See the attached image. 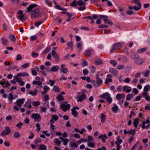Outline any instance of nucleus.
Wrapping results in <instances>:
<instances>
[{
  "mask_svg": "<svg viewBox=\"0 0 150 150\" xmlns=\"http://www.w3.org/2000/svg\"><path fill=\"white\" fill-rule=\"evenodd\" d=\"M122 46L121 42H118L114 43L112 45V48L110 52L113 53L116 50L120 48Z\"/></svg>",
  "mask_w": 150,
  "mask_h": 150,
  "instance_id": "nucleus-1",
  "label": "nucleus"
},
{
  "mask_svg": "<svg viewBox=\"0 0 150 150\" xmlns=\"http://www.w3.org/2000/svg\"><path fill=\"white\" fill-rule=\"evenodd\" d=\"M40 16V14L39 13V9L36 8L33 10L31 13V16L32 18H35L37 16Z\"/></svg>",
  "mask_w": 150,
  "mask_h": 150,
  "instance_id": "nucleus-2",
  "label": "nucleus"
},
{
  "mask_svg": "<svg viewBox=\"0 0 150 150\" xmlns=\"http://www.w3.org/2000/svg\"><path fill=\"white\" fill-rule=\"evenodd\" d=\"M31 117L34 119L35 121L40 122L41 119L40 115L38 113H33L31 115Z\"/></svg>",
  "mask_w": 150,
  "mask_h": 150,
  "instance_id": "nucleus-3",
  "label": "nucleus"
},
{
  "mask_svg": "<svg viewBox=\"0 0 150 150\" xmlns=\"http://www.w3.org/2000/svg\"><path fill=\"white\" fill-rule=\"evenodd\" d=\"M5 130L3 131L1 133V136H5L11 133V130L9 127L8 126L5 127Z\"/></svg>",
  "mask_w": 150,
  "mask_h": 150,
  "instance_id": "nucleus-4",
  "label": "nucleus"
},
{
  "mask_svg": "<svg viewBox=\"0 0 150 150\" xmlns=\"http://www.w3.org/2000/svg\"><path fill=\"white\" fill-rule=\"evenodd\" d=\"M25 101V99L23 98L22 99H17L16 103L17 106L19 108H21L22 107V104Z\"/></svg>",
  "mask_w": 150,
  "mask_h": 150,
  "instance_id": "nucleus-5",
  "label": "nucleus"
},
{
  "mask_svg": "<svg viewBox=\"0 0 150 150\" xmlns=\"http://www.w3.org/2000/svg\"><path fill=\"white\" fill-rule=\"evenodd\" d=\"M60 107L64 111L66 112L67 110L70 109V105L69 104L65 105V104H62L61 105Z\"/></svg>",
  "mask_w": 150,
  "mask_h": 150,
  "instance_id": "nucleus-6",
  "label": "nucleus"
},
{
  "mask_svg": "<svg viewBox=\"0 0 150 150\" xmlns=\"http://www.w3.org/2000/svg\"><path fill=\"white\" fill-rule=\"evenodd\" d=\"M109 72L111 73L115 77H117L118 76L117 71L115 69L110 68L109 69Z\"/></svg>",
  "mask_w": 150,
  "mask_h": 150,
  "instance_id": "nucleus-7",
  "label": "nucleus"
},
{
  "mask_svg": "<svg viewBox=\"0 0 150 150\" xmlns=\"http://www.w3.org/2000/svg\"><path fill=\"white\" fill-rule=\"evenodd\" d=\"M86 97V95L85 94H83L81 95L80 97L77 96L75 97V98L77 99V98H78L77 100V101L78 102H81L85 99Z\"/></svg>",
  "mask_w": 150,
  "mask_h": 150,
  "instance_id": "nucleus-8",
  "label": "nucleus"
},
{
  "mask_svg": "<svg viewBox=\"0 0 150 150\" xmlns=\"http://www.w3.org/2000/svg\"><path fill=\"white\" fill-rule=\"evenodd\" d=\"M38 6V5L37 4H34L29 5L27 8V11L30 13L33 9L35 7H37Z\"/></svg>",
  "mask_w": 150,
  "mask_h": 150,
  "instance_id": "nucleus-9",
  "label": "nucleus"
},
{
  "mask_svg": "<svg viewBox=\"0 0 150 150\" xmlns=\"http://www.w3.org/2000/svg\"><path fill=\"white\" fill-rule=\"evenodd\" d=\"M98 17L100 18H103L104 23H107V22L109 20L108 19V16H104L103 15H99Z\"/></svg>",
  "mask_w": 150,
  "mask_h": 150,
  "instance_id": "nucleus-10",
  "label": "nucleus"
},
{
  "mask_svg": "<svg viewBox=\"0 0 150 150\" xmlns=\"http://www.w3.org/2000/svg\"><path fill=\"white\" fill-rule=\"evenodd\" d=\"M118 60L119 61H122L123 62H126L128 60V59L126 56H122L118 58Z\"/></svg>",
  "mask_w": 150,
  "mask_h": 150,
  "instance_id": "nucleus-11",
  "label": "nucleus"
},
{
  "mask_svg": "<svg viewBox=\"0 0 150 150\" xmlns=\"http://www.w3.org/2000/svg\"><path fill=\"white\" fill-rule=\"evenodd\" d=\"M1 41L2 44L4 45H7L9 42L8 40L4 37L2 38L1 39Z\"/></svg>",
  "mask_w": 150,
  "mask_h": 150,
  "instance_id": "nucleus-12",
  "label": "nucleus"
},
{
  "mask_svg": "<svg viewBox=\"0 0 150 150\" xmlns=\"http://www.w3.org/2000/svg\"><path fill=\"white\" fill-rule=\"evenodd\" d=\"M125 96V94L123 93H118L117 94L116 96V98L118 100L119 102H120V98H124Z\"/></svg>",
  "mask_w": 150,
  "mask_h": 150,
  "instance_id": "nucleus-13",
  "label": "nucleus"
},
{
  "mask_svg": "<svg viewBox=\"0 0 150 150\" xmlns=\"http://www.w3.org/2000/svg\"><path fill=\"white\" fill-rule=\"evenodd\" d=\"M70 146V149L71 150L74 149L76 148L78 146L77 145L75 142H71L69 144Z\"/></svg>",
  "mask_w": 150,
  "mask_h": 150,
  "instance_id": "nucleus-14",
  "label": "nucleus"
},
{
  "mask_svg": "<svg viewBox=\"0 0 150 150\" xmlns=\"http://www.w3.org/2000/svg\"><path fill=\"white\" fill-rule=\"evenodd\" d=\"M98 139H101L102 140L103 142H105V139H107L108 137L105 134L103 135L100 134V135L98 137Z\"/></svg>",
  "mask_w": 150,
  "mask_h": 150,
  "instance_id": "nucleus-15",
  "label": "nucleus"
},
{
  "mask_svg": "<svg viewBox=\"0 0 150 150\" xmlns=\"http://www.w3.org/2000/svg\"><path fill=\"white\" fill-rule=\"evenodd\" d=\"M71 113L74 117H76L79 115V113L74 109H71Z\"/></svg>",
  "mask_w": 150,
  "mask_h": 150,
  "instance_id": "nucleus-16",
  "label": "nucleus"
},
{
  "mask_svg": "<svg viewBox=\"0 0 150 150\" xmlns=\"http://www.w3.org/2000/svg\"><path fill=\"white\" fill-rule=\"evenodd\" d=\"M120 136H118L117 138L116 139L117 141L115 142V143L116 144L117 146L120 145V144L122 142V139H119Z\"/></svg>",
  "mask_w": 150,
  "mask_h": 150,
  "instance_id": "nucleus-17",
  "label": "nucleus"
},
{
  "mask_svg": "<svg viewBox=\"0 0 150 150\" xmlns=\"http://www.w3.org/2000/svg\"><path fill=\"white\" fill-rule=\"evenodd\" d=\"M130 88V87L129 86H125L123 87V91L124 92L125 91H126V93H129L132 90L131 89H128Z\"/></svg>",
  "mask_w": 150,
  "mask_h": 150,
  "instance_id": "nucleus-18",
  "label": "nucleus"
},
{
  "mask_svg": "<svg viewBox=\"0 0 150 150\" xmlns=\"http://www.w3.org/2000/svg\"><path fill=\"white\" fill-rule=\"evenodd\" d=\"M52 54L53 57L54 58H59V56L54 50H52Z\"/></svg>",
  "mask_w": 150,
  "mask_h": 150,
  "instance_id": "nucleus-19",
  "label": "nucleus"
},
{
  "mask_svg": "<svg viewBox=\"0 0 150 150\" xmlns=\"http://www.w3.org/2000/svg\"><path fill=\"white\" fill-rule=\"evenodd\" d=\"M93 52V49H88L86 50L85 52V54L86 56L88 57H90L91 54V53Z\"/></svg>",
  "mask_w": 150,
  "mask_h": 150,
  "instance_id": "nucleus-20",
  "label": "nucleus"
},
{
  "mask_svg": "<svg viewBox=\"0 0 150 150\" xmlns=\"http://www.w3.org/2000/svg\"><path fill=\"white\" fill-rule=\"evenodd\" d=\"M131 57L133 59H137L139 58V56L136 53H133L131 54Z\"/></svg>",
  "mask_w": 150,
  "mask_h": 150,
  "instance_id": "nucleus-21",
  "label": "nucleus"
},
{
  "mask_svg": "<svg viewBox=\"0 0 150 150\" xmlns=\"http://www.w3.org/2000/svg\"><path fill=\"white\" fill-rule=\"evenodd\" d=\"M101 60L99 58L96 57L95 58V63L96 65H98L102 63Z\"/></svg>",
  "mask_w": 150,
  "mask_h": 150,
  "instance_id": "nucleus-22",
  "label": "nucleus"
},
{
  "mask_svg": "<svg viewBox=\"0 0 150 150\" xmlns=\"http://www.w3.org/2000/svg\"><path fill=\"white\" fill-rule=\"evenodd\" d=\"M59 66L58 65L53 66L51 69L50 71L55 72L58 71L59 69Z\"/></svg>",
  "mask_w": 150,
  "mask_h": 150,
  "instance_id": "nucleus-23",
  "label": "nucleus"
},
{
  "mask_svg": "<svg viewBox=\"0 0 150 150\" xmlns=\"http://www.w3.org/2000/svg\"><path fill=\"white\" fill-rule=\"evenodd\" d=\"M100 121L102 123H103L106 120V116L103 113H102L100 115Z\"/></svg>",
  "mask_w": 150,
  "mask_h": 150,
  "instance_id": "nucleus-24",
  "label": "nucleus"
},
{
  "mask_svg": "<svg viewBox=\"0 0 150 150\" xmlns=\"http://www.w3.org/2000/svg\"><path fill=\"white\" fill-rule=\"evenodd\" d=\"M67 45L69 48L72 49L73 47V42L72 41H70L67 42Z\"/></svg>",
  "mask_w": 150,
  "mask_h": 150,
  "instance_id": "nucleus-25",
  "label": "nucleus"
},
{
  "mask_svg": "<svg viewBox=\"0 0 150 150\" xmlns=\"http://www.w3.org/2000/svg\"><path fill=\"white\" fill-rule=\"evenodd\" d=\"M86 4V3L82 0H79L77 2V5L80 6H83Z\"/></svg>",
  "mask_w": 150,
  "mask_h": 150,
  "instance_id": "nucleus-26",
  "label": "nucleus"
},
{
  "mask_svg": "<svg viewBox=\"0 0 150 150\" xmlns=\"http://www.w3.org/2000/svg\"><path fill=\"white\" fill-rule=\"evenodd\" d=\"M96 81H94L92 83H93V82H96L98 84L100 85L101 84L102 82L103 81L99 77H98L96 79Z\"/></svg>",
  "mask_w": 150,
  "mask_h": 150,
  "instance_id": "nucleus-27",
  "label": "nucleus"
},
{
  "mask_svg": "<svg viewBox=\"0 0 150 150\" xmlns=\"http://www.w3.org/2000/svg\"><path fill=\"white\" fill-rule=\"evenodd\" d=\"M147 49L148 48L147 47H145L138 50L137 52L139 53H142L146 51Z\"/></svg>",
  "mask_w": 150,
  "mask_h": 150,
  "instance_id": "nucleus-28",
  "label": "nucleus"
},
{
  "mask_svg": "<svg viewBox=\"0 0 150 150\" xmlns=\"http://www.w3.org/2000/svg\"><path fill=\"white\" fill-rule=\"evenodd\" d=\"M19 76L18 74L17 75H15L14 76L13 78L18 83H20L21 81H22L21 79H20L19 77H18Z\"/></svg>",
  "mask_w": 150,
  "mask_h": 150,
  "instance_id": "nucleus-29",
  "label": "nucleus"
},
{
  "mask_svg": "<svg viewBox=\"0 0 150 150\" xmlns=\"http://www.w3.org/2000/svg\"><path fill=\"white\" fill-rule=\"evenodd\" d=\"M53 142L58 146H59L61 143V141H60L57 138H54L53 139Z\"/></svg>",
  "mask_w": 150,
  "mask_h": 150,
  "instance_id": "nucleus-30",
  "label": "nucleus"
},
{
  "mask_svg": "<svg viewBox=\"0 0 150 150\" xmlns=\"http://www.w3.org/2000/svg\"><path fill=\"white\" fill-rule=\"evenodd\" d=\"M38 92V91L37 90V89H35V92L31 91L29 93L33 96H35L37 95Z\"/></svg>",
  "mask_w": 150,
  "mask_h": 150,
  "instance_id": "nucleus-31",
  "label": "nucleus"
},
{
  "mask_svg": "<svg viewBox=\"0 0 150 150\" xmlns=\"http://www.w3.org/2000/svg\"><path fill=\"white\" fill-rule=\"evenodd\" d=\"M14 98L13 97V94L10 93L8 94V99L10 101H12L14 99Z\"/></svg>",
  "mask_w": 150,
  "mask_h": 150,
  "instance_id": "nucleus-32",
  "label": "nucleus"
},
{
  "mask_svg": "<svg viewBox=\"0 0 150 150\" xmlns=\"http://www.w3.org/2000/svg\"><path fill=\"white\" fill-rule=\"evenodd\" d=\"M9 37L12 41H13L14 42H16V38L15 36L14 35H10L9 36Z\"/></svg>",
  "mask_w": 150,
  "mask_h": 150,
  "instance_id": "nucleus-33",
  "label": "nucleus"
},
{
  "mask_svg": "<svg viewBox=\"0 0 150 150\" xmlns=\"http://www.w3.org/2000/svg\"><path fill=\"white\" fill-rule=\"evenodd\" d=\"M18 75L19 76H28V74L26 72H22L18 74Z\"/></svg>",
  "mask_w": 150,
  "mask_h": 150,
  "instance_id": "nucleus-34",
  "label": "nucleus"
},
{
  "mask_svg": "<svg viewBox=\"0 0 150 150\" xmlns=\"http://www.w3.org/2000/svg\"><path fill=\"white\" fill-rule=\"evenodd\" d=\"M118 106L116 105H115L112 108V110L114 113H117L118 111Z\"/></svg>",
  "mask_w": 150,
  "mask_h": 150,
  "instance_id": "nucleus-35",
  "label": "nucleus"
},
{
  "mask_svg": "<svg viewBox=\"0 0 150 150\" xmlns=\"http://www.w3.org/2000/svg\"><path fill=\"white\" fill-rule=\"evenodd\" d=\"M143 60L141 59H139L135 61V63L137 65H141L142 64Z\"/></svg>",
  "mask_w": 150,
  "mask_h": 150,
  "instance_id": "nucleus-36",
  "label": "nucleus"
},
{
  "mask_svg": "<svg viewBox=\"0 0 150 150\" xmlns=\"http://www.w3.org/2000/svg\"><path fill=\"white\" fill-rule=\"evenodd\" d=\"M136 130L135 129H131L129 131H128V134H132V136H133L134 135Z\"/></svg>",
  "mask_w": 150,
  "mask_h": 150,
  "instance_id": "nucleus-37",
  "label": "nucleus"
},
{
  "mask_svg": "<svg viewBox=\"0 0 150 150\" xmlns=\"http://www.w3.org/2000/svg\"><path fill=\"white\" fill-rule=\"evenodd\" d=\"M57 99L59 101L64 100L63 96L61 94H59L58 96L57 97Z\"/></svg>",
  "mask_w": 150,
  "mask_h": 150,
  "instance_id": "nucleus-38",
  "label": "nucleus"
},
{
  "mask_svg": "<svg viewBox=\"0 0 150 150\" xmlns=\"http://www.w3.org/2000/svg\"><path fill=\"white\" fill-rule=\"evenodd\" d=\"M77 1L76 0H74L70 4V5L72 7H75L77 5Z\"/></svg>",
  "mask_w": 150,
  "mask_h": 150,
  "instance_id": "nucleus-39",
  "label": "nucleus"
},
{
  "mask_svg": "<svg viewBox=\"0 0 150 150\" xmlns=\"http://www.w3.org/2000/svg\"><path fill=\"white\" fill-rule=\"evenodd\" d=\"M13 136L15 138H18L20 137V134L18 132L16 131L14 133Z\"/></svg>",
  "mask_w": 150,
  "mask_h": 150,
  "instance_id": "nucleus-40",
  "label": "nucleus"
},
{
  "mask_svg": "<svg viewBox=\"0 0 150 150\" xmlns=\"http://www.w3.org/2000/svg\"><path fill=\"white\" fill-rule=\"evenodd\" d=\"M132 3H134L135 4L139 6H141V4L138 1V0H133L132 2Z\"/></svg>",
  "mask_w": 150,
  "mask_h": 150,
  "instance_id": "nucleus-41",
  "label": "nucleus"
},
{
  "mask_svg": "<svg viewBox=\"0 0 150 150\" xmlns=\"http://www.w3.org/2000/svg\"><path fill=\"white\" fill-rule=\"evenodd\" d=\"M39 150H47L45 145L42 144L40 146Z\"/></svg>",
  "mask_w": 150,
  "mask_h": 150,
  "instance_id": "nucleus-42",
  "label": "nucleus"
},
{
  "mask_svg": "<svg viewBox=\"0 0 150 150\" xmlns=\"http://www.w3.org/2000/svg\"><path fill=\"white\" fill-rule=\"evenodd\" d=\"M33 84L34 85L37 84L38 86H40L42 84V83L39 81H34L33 82Z\"/></svg>",
  "mask_w": 150,
  "mask_h": 150,
  "instance_id": "nucleus-43",
  "label": "nucleus"
},
{
  "mask_svg": "<svg viewBox=\"0 0 150 150\" xmlns=\"http://www.w3.org/2000/svg\"><path fill=\"white\" fill-rule=\"evenodd\" d=\"M53 90L56 92H59L60 91L59 87L57 86H55L53 88Z\"/></svg>",
  "mask_w": 150,
  "mask_h": 150,
  "instance_id": "nucleus-44",
  "label": "nucleus"
},
{
  "mask_svg": "<svg viewBox=\"0 0 150 150\" xmlns=\"http://www.w3.org/2000/svg\"><path fill=\"white\" fill-rule=\"evenodd\" d=\"M89 69L94 74L96 72V69L95 67L93 66H92L90 67Z\"/></svg>",
  "mask_w": 150,
  "mask_h": 150,
  "instance_id": "nucleus-45",
  "label": "nucleus"
},
{
  "mask_svg": "<svg viewBox=\"0 0 150 150\" xmlns=\"http://www.w3.org/2000/svg\"><path fill=\"white\" fill-rule=\"evenodd\" d=\"M19 18L20 19L21 21H25L26 20V18H25V15L24 14L23 15H20L19 16Z\"/></svg>",
  "mask_w": 150,
  "mask_h": 150,
  "instance_id": "nucleus-46",
  "label": "nucleus"
},
{
  "mask_svg": "<svg viewBox=\"0 0 150 150\" xmlns=\"http://www.w3.org/2000/svg\"><path fill=\"white\" fill-rule=\"evenodd\" d=\"M87 145L88 146L90 147H94L95 146V144L91 142H88Z\"/></svg>",
  "mask_w": 150,
  "mask_h": 150,
  "instance_id": "nucleus-47",
  "label": "nucleus"
},
{
  "mask_svg": "<svg viewBox=\"0 0 150 150\" xmlns=\"http://www.w3.org/2000/svg\"><path fill=\"white\" fill-rule=\"evenodd\" d=\"M133 96L131 94H129L127 96L126 100H130L131 99V98H133Z\"/></svg>",
  "mask_w": 150,
  "mask_h": 150,
  "instance_id": "nucleus-48",
  "label": "nucleus"
},
{
  "mask_svg": "<svg viewBox=\"0 0 150 150\" xmlns=\"http://www.w3.org/2000/svg\"><path fill=\"white\" fill-rule=\"evenodd\" d=\"M110 63L113 65L114 67H115L117 64V62L114 60H111L110 61Z\"/></svg>",
  "mask_w": 150,
  "mask_h": 150,
  "instance_id": "nucleus-49",
  "label": "nucleus"
},
{
  "mask_svg": "<svg viewBox=\"0 0 150 150\" xmlns=\"http://www.w3.org/2000/svg\"><path fill=\"white\" fill-rule=\"evenodd\" d=\"M52 119H53L54 120L57 121L59 119V117L56 115H52Z\"/></svg>",
  "mask_w": 150,
  "mask_h": 150,
  "instance_id": "nucleus-50",
  "label": "nucleus"
},
{
  "mask_svg": "<svg viewBox=\"0 0 150 150\" xmlns=\"http://www.w3.org/2000/svg\"><path fill=\"white\" fill-rule=\"evenodd\" d=\"M110 96L109 94L108 93H105L102 94L100 96V97L102 98H105L107 96Z\"/></svg>",
  "mask_w": 150,
  "mask_h": 150,
  "instance_id": "nucleus-51",
  "label": "nucleus"
},
{
  "mask_svg": "<svg viewBox=\"0 0 150 150\" xmlns=\"http://www.w3.org/2000/svg\"><path fill=\"white\" fill-rule=\"evenodd\" d=\"M112 79L110 78H107L106 79V80L105 81V83L106 84H109L108 82H112Z\"/></svg>",
  "mask_w": 150,
  "mask_h": 150,
  "instance_id": "nucleus-52",
  "label": "nucleus"
},
{
  "mask_svg": "<svg viewBox=\"0 0 150 150\" xmlns=\"http://www.w3.org/2000/svg\"><path fill=\"white\" fill-rule=\"evenodd\" d=\"M23 125V123L21 122H19L16 125V126L19 129H21V126Z\"/></svg>",
  "mask_w": 150,
  "mask_h": 150,
  "instance_id": "nucleus-53",
  "label": "nucleus"
},
{
  "mask_svg": "<svg viewBox=\"0 0 150 150\" xmlns=\"http://www.w3.org/2000/svg\"><path fill=\"white\" fill-rule=\"evenodd\" d=\"M29 66V63H28L24 64L21 66L23 68H26L28 67Z\"/></svg>",
  "mask_w": 150,
  "mask_h": 150,
  "instance_id": "nucleus-54",
  "label": "nucleus"
},
{
  "mask_svg": "<svg viewBox=\"0 0 150 150\" xmlns=\"http://www.w3.org/2000/svg\"><path fill=\"white\" fill-rule=\"evenodd\" d=\"M51 48L49 47H47L43 51L45 53H47L50 51Z\"/></svg>",
  "mask_w": 150,
  "mask_h": 150,
  "instance_id": "nucleus-55",
  "label": "nucleus"
},
{
  "mask_svg": "<svg viewBox=\"0 0 150 150\" xmlns=\"http://www.w3.org/2000/svg\"><path fill=\"white\" fill-rule=\"evenodd\" d=\"M139 122V119L138 118L137 119H134L133 123L134 124H138Z\"/></svg>",
  "mask_w": 150,
  "mask_h": 150,
  "instance_id": "nucleus-56",
  "label": "nucleus"
},
{
  "mask_svg": "<svg viewBox=\"0 0 150 150\" xmlns=\"http://www.w3.org/2000/svg\"><path fill=\"white\" fill-rule=\"evenodd\" d=\"M141 6H138V7L134 6L133 7V8L136 11L139 10L141 8Z\"/></svg>",
  "mask_w": 150,
  "mask_h": 150,
  "instance_id": "nucleus-57",
  "label": "nucleus"
},
{
  "mask_svg": "<svg viewBox=\"0 0 150 150\" xmlns=\"http://www.w3.org/2000/svg\"><path fill=\"white\" fill-rule=\"evenodd\" d=\"M98 27L100 28H108L109 26L106 25H99Z\"/></svg>",
  "mask_w": 150,
  "mask_h": 150,
  "instance_id": "nucleus-58",
  "label": "nucleus"
},
{
  "mask_svg": "<svg viewBox=\"0 0 150 150\" xmlns=\"http://www.w3.org/2000/svg\"><path fill=\"white\" fill-rule=\"evenodd\" d=\"M31 55L33 57L35 58L38 56L39 54L35 52H32L31 54Z\"/></svg>",
  "mask_w": 150,
  "mask_h": 150,
  "instance_id": "nucleus-59",
  "label": "nucleus"
},
{
  "mask_svg": "<svg viewBox=\"0 0 150 150\" xmlns=\"http://www.w3.org/2000/svg\"><path fill=\"white\" fill-rule=\"evenodd\" d=\"M45 3L50 6H51L52 5V2L48 1L47 0L45 1Z\"/></svg>",
  "mask_w": 150,
  "mask_h": 150,
  "instance_id": "nucleus-60",
  "label": "nucleus"
},
{
  "mask_svg": "<svg viewBox=\"0 0 150 150\" xmlns=\"http://www.w3.org/2000/svg\"><path fill=\"white\" fill-rule=\"evenodd\" d=\"M41 141V139L40 138H38L35 140V142L36 144H38V143L40 142Z\"/></svg>",
  "mask_w": 150,
  "mask_h": 150,
  "instance_id": "nucleus-61",
  "label": "nucleus"
},
{
  "mask_svg": "<svg viewBox=\"0 0 150 150\" xmlns=\"http://www.w3.org/2000/svg\"><path fill=\"white\" fill-rule=\"evenodd\" d=\"M86 7L85 6H83V7H79L78 8V9L79 11H81L84 10L86 9Z\"/></svg>",
  "mask_w": 150,
  "mask_h": 150,
  "instance_id": "nucleus-62",
  "label": "nucleus"
},
{
  "mask_svg": "<svg viewBox=\"0 0 150 150\" xmlns=\"http://www.w3.org/2000/svg\"><path fill=\"white\" fill-rule=\"evenodd\" d=\"M106 100L109 103H111L112 100V98L110 96H108L106 97Z\"/></svg>",
  "mask_w": 150,
  "mask_h": 150,
  "instance_id": "nucleus-63",
  "label": "nucleus"
},
{
  "mask_svg": "<svg viewBox=\"0 0 150 150\" xmlns=\"http://www.w3.org/2000/svg\"><path fill=\"white\" fill-rule=\"evenodd\" d=\"M3 29L5 30H6L8 29V27L7 26V24L6 23H5L3 25Z\"/></svg>",
  "mask_w": 150,
  "mask_h": 150,
  "instance_id": "nucleus-64",
  "label": "nucleus"
}]
</instances>
